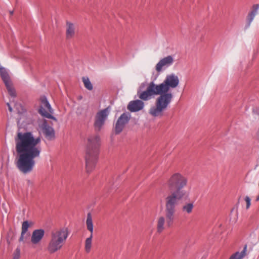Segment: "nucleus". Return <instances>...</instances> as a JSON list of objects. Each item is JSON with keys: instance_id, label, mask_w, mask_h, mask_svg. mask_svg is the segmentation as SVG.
Returning a JSON list of instances; mask_svg holds the SVG:
<instances>
[{"instance_id": "obj_1", "label": "nucleus", "mask_w": 259, "mask_h": 259, "mask_svg": "<svg viewBox=\"0 0 259 259\" xmlns=\"http://www.w3.org/2000/svg\"><path fill=\"white\" fill-rule=\"evenodd\" d=\"M179 84L178 76L171 73L167 75L161 83L156 84L153 81H150L144 91L141 90L142 87L144 85V83H142L137 92V95L139 98L144 101H149L159 95L155 100V106L150 108L149 113L153 117H162L163 112L167 108L173 98L169 90L177 88Z\"/></svg>"}, {"instance_id": "obj_2", "label": "nucleus", "mask_w": 259, "mask_h": 259, "mask_svg": "<svg viewBox=\"0 0 259 259\" xmlns=\"http://www.w3.org/2000/svg\"><path fill=\"white\" fill-rule=\"evenodd\" d=\"M15 141L17 154V167L22 172L28 173L32 170L35 165L34 159L40 156V138H35L31 132H19Z\"/></svg>"}, {"instance_id": "obj_3", "label": "nucleus", "mask_w": 259, "mask_h": 259, "mask_svg": "<svg viewBox=\"0 0 259 259\" xmlns=\"http://www.w3.org/2000/svg\"><path fill=\"white\" fill-rule=\"evenodd\" d=\"M186 195V191L176 190L165 197V215L168 226H171L175 220L177 206Z\"/></svg>"}, {"instance_id": "obj_4", "label": "nucleus", "mask_w": 259, "mask_h": 259, "mask_svg": "<svg viewBox=\"0 0 259 259\" xmlns=\"http://www.w3.org/2000/svg\"><path fill=\"white\" fill-rule=\"evenodd\" d=\"M69 234L68 229L66 227H60L52 230L47 247V251L52 254L61 250Z\"/></svg>"}, {"instance_id": "obj_5", "label": "nucleus", "mask_w": 259, "mask_h": 259, "mask_svg": "<svg viewBox=\"0 0 259 259\" xmlns=\"http://www.w3.org/2000/svg\"><path fill=\"white\" fill-rule=\"evenodd\" d=\"M99 142L100 138L98 135L91 136L88 138L85 157L86 170L88 172H90L93 169L97 161Z\"/></svg>"}, {"instance_id": "obj_6", "label": "nucleus", "mask_w": 259, "mask_h": 259, "mask_svg": "<svg viewBox=\"0 0 259 259\" xmlns=\"http://www.w3.org/2000/svg\"><path fill=\"white\" fill-rule=\"evenodd\" d=\"M187 183L188 179L179 172L172 174L167 181V185L169 189L175 190L185 191L183 189L187 186Z\"/></svg>"}, {"instance_id": "obj_7", "label": "nucleus", "mask_w": 259, "mask_h": 259, "mask_svg": "<svg viewBox=\"0 0 259 259\" xmlns=\"http://www.w3.org/2000/svg\"><path fill=\"white\" fill-rule=\"evenodd\" d=\"M109 108L99 111L95 116L94 126L95 131H100L103 128L109 114Z\"/></svg>"}, {"instance_id": "obj_8", "label": "nucleus", "mask_w": 259, "mask_h": 259, "mask_svg": "<svg viewBox=\"0 0 259 259\" xmlns=\"http://www.w3.org/2000/svg\"><path fill=\"white\" fill-rule=\"evenodd\" d=\"M40 101L39 113L46 118L52 119L56 121V118L52 115V114L53 113V110L47 101L46 97L45 96L41 97Z\"/></svg>"}, {"instance_id": "obj_9", "label": "nucleus", "mask_w": 259, "mask_h": 259, "mask_svg": "<svg viewBox=\"0 0 259 259\" xmlns=\"http://www.w3.org/2000/svg\"><path fill=\"white\" fill-rule=\"evenodd\" d=\"M86 225L88 230H89L91 233L90 237L85 239L84 245L85 251L86 252L89 253L90 252L92 248L93 234L94 231L92 216L90 212H89L87 214Z\"/></svg>"}, {"instance_id": "obj_10", "label": "nucleus", "mask_w": 259, "mask_h": 259, "mask_svg": "<svg viewBox=\"0 0 259 259\" xmlns=\"http://www.w3.org/2000/svg\"><path fill=\"white\" fill-rule=\"evenodd\" d=\"M174 62V58L171 55L167 56L161 59L156 64L155 70L157 72H160L163 69L168 67Z\"/></svg>"}, {"instance_id": "obj_11", "label": "nucleus", "mask_w": 259, "mask_h": 259, "mask_svg": "<svg viewBox=\"0 0 259 259\" xmlns=\"http://www.w3.org/2000/svg\"><path fill=\"white\" fill-rule=\"evenodd\" d=\"M130 119V115L128 113H124L121 115L115 124V132L116 134H118L122 132Z\"/></svg>"}, {"instance_id": "obj_12", "label": "nucleus", "mask_w": 259, "mask_h": 259, "mask_svg": "<svg viewBox=\"0 0 259 259\" xmlns=\"http://www.w3.org/2000/svg\"><path fill=\"white\" fill-rule=\"evenodd\" d=\"M140 100H136L132 101L129 102L127 108L131 112H138L142 110L144 107V103L143 100L139 98Z\"/></svg>"}, {"instance_id": "obj_13", "label": "nucleus", "mask_w": 259, "mask_h": 259, "mask_svg": "<svg viewBox=\"0 0 259 259\" xmlns=\"http://www.w3.org/2000/svg\"><path fill=\"white\" fill-rule=\"evenodd\" d=\"M45 235V231L42 229H37L33 231L31 237V242L33 244H38Z\"/></svg>"}, {"instance_id": "obj_14", "label": "nucleus", "mask_w": 259, "mask_h": 259, "mask_svg": "<svg viewBox=\"0 0 259 259\" xmlns=\"http://www.w3.org/2000/svg\"><path fill=\"white\" fill-rule=\"evenodd\" d=\"M76 34V27L74 24L67 21L66 28V37L67 39L73 38Z\"/></svg>"}, {"instance_id": "obj_15", "label": "nucleus", "mask_w": 259, "mask_h": 259, "mask_svg": "<svg viewBox=\"0 0 259 259\" xmlns=\"http://www.w3.org/2000/svg\"><path fill=\"white\" fill-rule=\"evenodd\" d=\"M42 131L45 137L48 140H52L54 138L55 132L54 129L52 127L47 125L45 122L43 124Z\"/></svg>"}, {"instance_id": "obj_16", "label": "nucleus", "mask_w": 259, "mask_h": 259, "mask_svg": "<svg viewBox=\"0 0 259 259\" xmlns=\"http://www.w3.org/2000/svg\"><path fill=\"white\" fill-rule=\"evenodd\" d=\"M0 75L5 84L12 82L8 70L1 65Z\"/></svg>"}, {"instance_id": "obj_17", "label": "nucleus", "mask_w": 259, "mask_h": 259, "mask_svg": "<svg viewBox=\"0 0 259 259\" xmlns=\"http://www.w3.org/2000/svg\"><path fill=\"white\" fill-rule=\"evenodd\" d=\"M194 202L191 201L185 203L182 207V210L183 212L187 214H190L192 212L194 207Z\"/></svg>"}, {"instance_id": "obj_18", "label": "nucleus", "mask_w": 259, "mask_h": 259, "mask_svg": "<svg viewBox=\"0 0 259 259\" xmlns=\"http://www.w3.org/2000/svg\"><path fill=\"white\" fill-rule=\"evenodd\" d=\"M258 9H259L258 5H254L252 6V10L249 13L248 17H247V21H248L249 25L251 23V22L253 21L254 17L257 15Z\"/></svg>"}, {"instance_id": "obj_19", "label": "nucleus", "mask_w": 259, "mask_h": 259, "mask_svg": "<svg viewBox=\"0 0 259 259\" xmlns=\"http://www.w3.org/2000/svg\"><path fill=\"white\" fill-rule=\"evenodd\" d=\"M166 221V218H164L163 217H160L157 219V231L158 233H161L164 229V224Z\"/></svg>"}, {"instance_id": "obj_20", "label": "nucleus", "mask_w": 259, "mask_h": 259, "mask_svg": "<svg viewBox=\"0 0 259 259\" xmlns=\"http://www.w3.org/2000/svg\"><path fill=\"white\" fill-rule=\"evenodd\" d=\"M247 251V245H245L244 246L243 250L239 252H236L235 253L233 254L230 257L229 259H242L246 254Z\"/></svg>"}, {"instance_id": "obj_21", "label": "nucleus", "mask_w": 259, "mask_h": 259, "mask_svg": "<svg viewBox=\"0 0 259 259\" xmlns=\"http://www.w3.org/2000/svg\"><path fill=\"white\" fill-rule=\"evenodd\" d=\"M5 85L6 87V88L10 96L13 98L16 97V92L14 88L13 87L12 82L5 84Z\"/></svg>"}, {"instance_id": "obj_22", "label": "nucleus", "mask_w": 259, "mask_h": 259, "mask_svg": "<svg viewBox=\"0 0 259 259\" xmlns=\"http://www.w3.org/2000/svg\"><path fill=\"white\" fill-rule=\"evenodd\" d=\"M33 223L32 222H28L27 221L23 222L22 225V234H25L28 229L33 225Z\"/></svg>"}, {"instance_id": "obj_23", "label": "nucleus", "mask_w": 259, "mask_h": 259, "mask_svg": "<svg viewBox=\"0 0 259 259\" xmlns=\"http://www.w3.org/2000/svg\"><path fill=\"white\" fill-rule=\"evenodd\" d=\"M82 82H83L84 85L86 89L91 91L93 90V85L91 82L89 78L87 77H83L82 78Z\"/></svg>"}, {"instance_id": "obj_24", "label": "nucleus", "mask_w": 259, "mask_h": 259, "mask_svg": "<svg viewBox=\"0 0 259 259\" xmlns=\"http://www.w3.org/2000/svg\"><path fill=\"white\" fill-rule=\"evenodd\" d=\"M20 257V250L17 248L14 253L13 259H19Z\"/></svg>"}, {"instance_id": "obj_25", "label": "nucleus", "mask_w": 259, "mask_h": 259, "mask_svg": "<svg viewBox=\"0 0 259 259\" xmlns=\"http://www.w3.org/2000/svg\"><path fill=\"white\" fill-rule=\"evenodd\" d=\"M245 201L246 202V208L248 209L251 204V203H250L251 199L248 196H246L245 197Z\"/></svg>"}, {"instance_id": "obj_26", "label": "nucleus", "mask_w": 259, "mask_h": 259, "mask_svg": "<svg viewBox=\"0 0 259 259\" xmlns=\"http://www.w3.org/2000/svg\"><path fill=\"white\" fill-rule=\"evenodd\" d=\"M16 108L18 109V113H22L23 109L22 108V107L21 105H15Z\"/></svg>"}, {"instance_id": "obj_27", "label": "nucleus", "mask_w": 259, "mask_h": 259, "mask_svg": "<svg viewBox=\"0 0 259 259\" xmlns=\"http://www.w3.org/2000/svg\"><path fill=\"white\" fill-rule=\"evenodd\" d=\"M8 107V108H9V110L10 111V112H12V107L10 106V104L9 103H7V104Z\"/></svg>"}, {"instance_id": "obj_28", "label": "nucleus", "mask_w": 259, "mask_h": 259, "mask_svg": "<svg viewBox=\"0 0 259 259\" xmlns=\"http://www.w3.org/2000/svg\"><path fill=\"white\" fill-rule=\"evenodd\" d=\"M24 235V234H22V232H21V236H20V237L19 238V241H22L23 240Z\"/></svg>"}, {"instance_id": "obj_29", "label": "nucleus", "mask_w": 259, "mask_h": 259, "mask_svg": "<svg viewBox=\"0 0 259 259\" xmlns=\"http://www.w3.org/2000/svg\"><path fill=\"white\" fill-rule=\"evenodd\" d=\"M256 137L257 138L259 139V127H258V128L256 132Z\"/></svg>"}, {"instance_id": "obj_30", "label": "nucleus", "mask_w": 259, "mask_h": 259, "mask_svg": "<svg viewBox=\"0 0 259 259\" xmlns=\"http://www.w3.org/2000/svg\"><path fill=\"white\" fill-rule=\"evenodd\" d=\"M10 15H13V11H10Z\"/></svg>"}, {"instance_id": "obj_31", "label": "nucleus", "mask_w": 259, "mask_h": 259, "mask_svg": "<svg viewBox=\"0 0 259 259\" xmlns=\"http://www.w3.org/2000/svg\"><path fill=\"white\" fill-rule=\"evenodd\" d=\"M256 200L257 201L259 200V195H258V196L256 198Z\"/></svg>"}]
</instances>
